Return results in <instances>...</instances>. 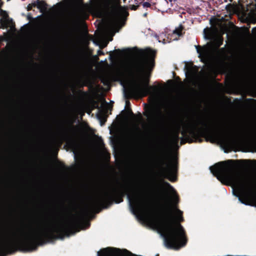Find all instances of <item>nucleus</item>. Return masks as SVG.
Wrapping results in <instances>:
<instances>
[{"label":"nucleus","instance_id":"obj_9","mask_svg":"<svg viewBox=\"0 0 256 256\" xmlns=\"http://www.w3.org/2000/svg\"><path fill=\"white\" fill-rule=\"evenodd\" d=\"M122 251L120 248L108 247L101 249L97 253L98 256H114V255H120Z\"/></svg>","mask_w":256,"mask_h":256},{"label":"nucleus","instance_id":"obj_5","mask_svg":"<svg viewBox=\"0 0 256 256\" xmlns=\"http://www.w3.org/2000/svg\"><path fill=\"white\" fill-rule=\"evenodd\" d=\"M199 124L203 128H199L198 131L192 128L189 130L184 129L181 132L182 135L180 138L181 144H184L186 140L191 143L193 142L192 139L202 142V140L200 138L202 137L206 142L212 143L218 142L226 147L230 148L237 144L241 138V135L235 131L230 130L226 123L221 122L220 124L214 125V126L213 125L210 127L207 122L200 120Z\"/></svg>","mask_w":256,"mask_h":256},{"label":"nucleus","instance_id":"obj_33","mask_svg":"<svg viewBox=\"0 0 256 256\" xmlns=\"http://www.w3.org/2000/svg\"><path fill=\"white\" fill-rule=\"evenodd\" d=\"M126 104H130V102L128 101H126Z\"/></svg>","mask_w":256,"mask_h":256},{"label":"nucleus","instance_id":"obj_26","mask_svg":"<svg viewBox=\"0 0 256 256\" xmlns=\"http://www.w3.org/2000/svg\"><path fill=\"white\" fill-rule=\"evenodd\" d=\"M92 2L95 4H100V0H91Z\"/></svg>","mask_w":256,"mask_h":256},{"label":"nucleus","instance_id":"obj_30","mask_svg":"<svg viewBox=\"0 0 256 256\" xmlns=\"http://www.w3.org/2000/svg\"><path fill=\"white\" fill-rule=\"evenodd\" d=\"M170 2H171L172 4V2L175 3L177 0H168Z\"/></svg>","mask_w":256,"mask_h":256},{"label":"nucleus","instance_id":"obj_18","mask_svg":"<svg viewBox=\"0 0 256 256\" xmlns=\"http://www.w3.org/2000/svg\"><path fill=\"white\" fill-rule=\"evenodd\" d=\"M98 118L100 120L101 124H103L102 120H104V124L106 122V119L104 118V112H100L98 114Z\"/></svg>","mask_w":256,"mask_h":256},{"label":"nucleus","instance_id":"obj_3","mask_svg":"<svg viewBox=\"0 0 256 256\" xmlns=\"http://www.w3.org/2000/svg\"><path fill=\"white\" fill-rule=\"evenodd\" d=\"M162 183L174 196L172 204L166 207L159 224L166 232V246L178 250L184 246L187 242L184 230L180 224L184 221L183 212L178 208L179 198L175 189L167 182L163 180Z\"/></svg>","mask_w":256,"mask_h":256},{"label":"nucleus","instance_id":"obj_4","mask_svg":"<svg viewBox=\"0 0 256 256\" xmlns=\"http://www.w3.org/2000/svg\"><path fill=\"white\" fill-rule=\"evenodd\" d=\"M234 162V160L220 162L210 166V170L218 180H224L236 185L238 194L236 196L241 203L254 206L252 195L256 188V183L252 178H242L241 172L237 167L227 165Z\"/></svg>","mask_w":256,"mask_h":256},{"label":"nucleus","instance_id":"obj_38","mask_svg":"<svg viewBox=\"0 0 256 256\" xmlns=\"http://www.w3.org/2000/svg\"><path fill=\"white\" fill-rule=\"evenodd\" d=\"M254 29H256V28H254L252 29V30H254Z\"/></svg>","mask_w":256,"mask_h":256},{"label":"nucleus","instance_id":"obj_32","mask_svg":"<svg viewBox=\"0 0 256 256\" xmlns=\"http://www.w3.org/2000/svg\"><path fill=\"white\" fill-rule=\"evenodd\" d=\"M206 38L208 40H211V38L210 36H206Z\"/></svg>","mask_w":256,"mask_h":256},{"label":"nucleus","instance_id":"obj_20","mask_svg":"<svg viewBox=\"0 0 256 256\" xmlns=\"http://www.w3.org/2000/svg\"><path fill=\"white\" fill-rule=\"evenodd\" d=\"M109 6H110L109 2H108V1L107 0H106L104 4V10H108L109 9Z\"/></svg>","mask_w":256,"mask_h":256},{"label":"nucleus","instance_id":"obj_34","mask_svg":"<svg viewBox=\"0 0 256 256\" xmlns=\"http://www.w3.org/2000/svg\"><path fill=\"white\" fill-rule=\"evenodd\" d=\"M106 45H107V44H104V47H105V46H106Z\"/></svg>","mask_w":256,"mask_h":256},{"label":"nucleus","instance_id":"obj_7","mask_svg":"<svg viewBox=\"0 0 256 256\" xmlns=\"http://www.w3.org/2000/svg\"><path fill=\"white\" fill-rule=\"evenodd\" d=\"M160 164L162 168L165 178L171 182L177 180L176 174L178 171V163L170 162L168 160V157L164 152H162L159 159Z\"/></svg>","mask_w":256,"mask_h":256},{"label":"nucleus","instance_id":"obj_22","mask_svg":"<svg viewBox=\"0 0 256 256\" xmlns=\"http://www.w3.org/2000/svg\"><path fill=\"white\" fill-rule=\"evenodd\" d=\"M142 6L144 8H149L151 6V4L148 2H144L142 4Z\"/></svg>","mask_w":256,"mask_h":256},{"label":"nucleus","instance_id":"obj_24","mask_svg":"<svg viewBox=\"0 0 256 256\" xmlns=\"http://www.w3.org/2000/svg\"><path fill=\"white\" fill-rule=\"evenodd\" d=\"M31 6L33 7H36L38 8V4L37 3V0L34 1V2L30 4Z\"/></svg>","mask_w":256,"mask_h":256},{"label":"nucleus","instance_id":"obj_39","mask_svg":"<svg viewBox=\"0 0 256 256\" xmlns=\"http://www.w3.org/2000/svg\"><path fill=\"white\" fill-rule=\"evenodd\" d=\"M156 256H159L158 254H157Z\"/></svg>","mask_w":256,"mask_h":256},{"label":"nucleus","instance_id":"obj_19","mask_svg":"<svg viewBox=\"0 0 256 256\" xmlns=\"http://www.w3.org/2000/svg\"><path fill=\"white\" fill-rule=\"evenodd\" d=\"M184 68L188 72H192V69H193V64L191 63L190 64H186Z\"/></svg>","mask_w":256,"mask_h":256},{"label":"nucleus","instance_id":"obj_21","mask_svg":"<svg viewBox=\"0 0 256 256\" xmlns=\"http://www.w3.org/2000/svg\"><path fill=\"white\" fill-rule=\"evenodd\" d=\"M123 252L126 254H128L130 256H138L137 255H136L134 254H132L130 252L128 251V250H126V249H124L123 250Z\"/></svg>","mask_w":256,"mask_h":256},{"label":"nucleus","instance_id":"obj_16","mask_svg":"<svg viewBox=\"0 0 256 256\" xmlns=\"http://www.w3.org/2000/svg\"><path fill=\"white\" fill-rule=\"evenodd\" d=\"M65 2H68L70 4L76 6L82 4L84 2L83 0H65Z\"/></svg>","mask_w":256,"mask_h":256},{"label":"nucleus","instance_id":"obj_29","mask_svg":"<svg viewBox=\"0 0 256 256\" xmlns=\"http://www.w3.org/2000/svg\"><path fill=\"white\" fill-rule=\"evenodd\" d=\"M138 6L133 5L132 6V9L134 10H136L138 9Z\"/></svg>","mask_w":256,"mask_h":256},{"label":"nucleus","instance_id":"obj_28","mask_svg":"<svg viewBox=\"0 0 256 256\" xmlns=\"http://www.w3.org/2000/svg\"><path fill=\"white\" fill-rule=\"evenodd\" d=\"M32 6H31L30 4H29L27 6V10L28 11H30L32 10Z\"/></svg>","mask_w":256,"mask_h":256},{"label":"nucleus","instance_id":"obj_40","mask_svg":"<svg viewBox=\"0 0 256 256\" xmlns=\"http://www.w3.org/2000/svg\"><path fill=\"white\" fill-rule=\"evenodd\" d=\"M254 161L256 162V160H254Z\"/></svg>","mask_w":256,"mask_h":256},{"label":"nucleus","instance_id":"obj_1","mask_svg":"<svg viewBox=\"0 0 256 256\" xmlns=\"http://www.w3.org/2000/svg\"><path fill=\"white\" fill-rule=\"evenodd\" d=\"M87 210L74 216V218L64 222L52 225L34 232L32 231H18V234H14V238L0 241V256H7L17 250L30 252L36 249L38 246L42 245L54 240L64 238L74 234L76 230L84 220Z\"/></svg>","mask_w":256,"mask_h":256},{"label":"nucleus","instance_id":"obj_37","mask_svg":"<svg viewBox=\"0 0 256 256\" xmlns=\"http://www.w3.org/2000/svg\"><path fill=\"white\" fill-rule=\"evenodd\" d=\"M28 228H30V227H28ZM30 228H32V227H30ZM28 230H32V228H28Z\"/></svg>","mask_w":256,"mask_h":256},{"label":"nucleus","instance_id":"obj_8","mask_svg":"<svg viewBox=\"0 0 256 256\" xmlns=\"http://www.w3.org/2000/svg\"><path fill=\"white\" fill-rule=\"evenodd\" d=\"M77 136L76 127L69 124L60 134V138L63 140L72 141L74 143Z\"/></svg>","mask_w":256,"mask_h":256},{"label":"nucleus","instance_id":"obj_15","mask_svg":"<svg viewBox=\"0 0 256 256\" xmlns=\"http://www.w3.org/2000/svg\"><path fill=\"white\" fill-rule=\"evenodd\" d=\"M38 8L40 10L41 12H43L47 9V4L43 0H37Z\"/></svg>","mask_w":256,"mask_h":256},{"label":"nucleus","instance_id":"obj_13","mask_svg":"<svg viewBox=\"0 0 256 256\" xmlns=\"http://www.w3.org/2000/svg\"><path fill=\"white\" fill-rule=\"evenodd\" d=\"M184 29V26L180 24L178 28H176L172 32V36H176L175 38H173L174 40H177L178 38L182 36V30Z\"/></svg>","mask_w":256,"mask_h":256},{"label":"nucleus","instance_id":"obj_25","mask_svg":"<svg viewBox=\"0 0 256 256\" xmlns=\"http://www.w3.org/2000/svg\"><path fill=\"white\" fill-rule=\"evenodd\" d=\"M120 52V49H118V50H115V51H113V52H110V56H112V54H114V53H118Z\"/></svg>","mask_w":256,"mask_h":256},{"label":"nucleus","instance_id":"obj_10","mask_svg":"<svg viewBox=\"0 0 256 256\" xmlns=\"http://www.w3.org/2000/svg\"><path fill=\"white\" fill-rule=\"evenodd\" d=\"M0 16L2 18H0V28H6L8 27V24L12 23V19H10L6 11L0 10Z\"/></svg>","mask_w":256,"mask_h":256},{"label":"nucleus","instance_id":"obj_17","mask_svg":"<svg viewBox=\"0 0 256 256\" xmlns=\"http://www.w3.org/2000/svg\"><path fill=\"white\" fill-rule=\"evenodd\" d=\"M180 132V127H178V130L174 133L173 136V140L174 142L178 143L180 138L179 136V134Z\"/></svg>","mask_w":256,"mask_h":256},{"label":"nucleus","instance_id":"obj_23","mask_svg":"<svg viewBox=\"0 0 256 256\" xmlns=\"http://www.w3.org/2000/svg\"><path fill=\"white\" fill-rule=\"evenodd\" d=\"M112 16L114 18H117V17H118L119 16H118V12L116 11V10H114L112 12Z\"/></svg>","mask_w":256,"mask_h":256},{"label":"nucleus","instance_id":"obj_12","mask_svg":"<svg viewBox=\"0 0 256 256\" xmlns=\"http://www.w3.org/2000/svg\"><path fill=\"white\" fill-rule=\"evenodd\" d=\"M197 52L199 54V56L206 55L208 51V48L206 46H196Z\"/></svg>","mask_w":256,"mask_h":256},{"label":"nucleus","instance_id":"obj_2","mask_svg":"<svg viewBox=\"0 0 256 256\" xmlns=\"http://www.w3.org/2000/svg\"><path fill=\"white\" fill-rule=\"evenodd\" d=\"M142 58L140 62L132 66L126 72L122 68L117 69L112 76L115 81L122 82L126 76L134 80V84L130 86L128 93L130 96L144 97L157 88L156 86L149 84L150 78L142 80L144 74L151 72L155 66L156 52L150 48L141 50Z\"/></svg>","mask_w":256,"mask_h":256},{"label":"nucleus","instance_id":"obj_14","mask_svg":"<svg viewBox=\"0 0 256 256\" xmlns=\"http://www.w3.org/2000/svg\"><path fill=\"white\" fill-rule=\"evenodd\" d=\"M223 44V38L222 37H216L213 40L212 44L216 49H218Z\"/></svg>","mask_w":256,"mask_h":256},{"label":"nucleus","instance_id":"obj_36","mask_svg":"<svg viewBox=\"0 0 256 256\" xmlns=\"http://www.w3.org/2000/svg\"><path fill=\"white\" fill-rule=\"evenodd\" d=\"M140 114V118H142L141 114Z\"/></svg>","mask_w":256,"mask_h":256},{"label":"nucleus","instance_id":"obj_11","mask_svg":"<svg viewBox=\"0 0 256 256\" xmlns=\"http://www.w3.org/2000/svg\"><path fill=\"white\" fill-rule=\"evenodd\" d=\"M162 114L160 110L154 107L151 106L149 108L147 114H144L148 119L152 122L157 120L158 118Z\"/></svg>","mask_w":256,"mask_h":256},{"label":"nucleus","instance_id":"obj_6","mask_svg":"<svg viewBox=\"0 0 256 256\" xmlns=\"http://www.w3.org/2000/svg\"><path fill=\"white\" fill-rule=\"evenodd\" d=\"M130 188L128 184H121L120 187H112L100 193L94 199V206L107 208L114 202L120 204L123 202V198L126 195L129 204L134 214L152 212V204L147 198L143 196H132L130 192Z\"/></svg>","mask_w":256,"mask_h":256},{"label":"nucleus","instance_id":"obj_27","mask_svg":"<svg viewBox=\"0 0 256 256\" xmlns=\"http://www.w3.org/2000/svg\"><path fill=\"white\" fill-rule=\"evenodd\" d=\"M98 56H101V55H104V52H103V51H102V50H98Z\"/></svg>","mask_w":256,"mask_h":256},{"label":"nucleus","instance_id":"obj_35","mask_svg":"<svg viewBox=\"0 0 256 256\" xmlns=\"http://www.w3.org/2000/svg\"><path fill=\"white\" fill-rule=\"evenodd\" d=\"M164 2L166 4H168V2H167V1L165 0Z\"/></svg>","mask_w":256,"mask_h":256},{"label":"nucleus","instance_id":"obj_31","mask_svg":"<svg viewBox=\"0 0 256 256\" xmlns=\"http://www.w3.org/2000/svg\"><path fill=\"white\" fill-rule=\"evenodd\" d=\"M129 112H130V114L132 115V116H134V114L133 113V112H132V110L131 109H130V110H129Z\"/></svg>","mask_w":256,"mask_h":256}]
</instances>
